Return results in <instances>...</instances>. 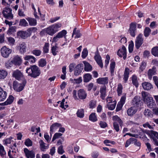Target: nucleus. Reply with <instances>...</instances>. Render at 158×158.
Listing matches in <instances>:
<instances>
[{
    "mask_svg": "<svg viewBox=\"0 0 158 158\" xmlns=\"http://www.w3.org/2000/svg\"><path fill=\"white\" fill-rule=\"evenodd\" d=\"M136 25V23L135 22L131 23L130 25L128 31L131 35L133 37H135L137 31Z\"/></svg>",
    "mask_w": 158,
    "mask_h": 158,
    "instance_id": "obj_6",
    "label": "nucleus"
},
{
    "mask_svg": "<svg viewBox=\"0 0 158 158\" xmlns=\"http://www.w3.org/2000/svg\"><path fill=\"white\" fill-rule=\"evenodd\" d=\"M140 101L139 97L136 96L132 100V103L134 105H138L139 104Z\"/></svg>",
    "mask_w": 158,
    "mask_h": 158,
    "instance_id": "obj_41",
    "label": "nucleus"
},
{
    "mask_svg": "<svg viewBox=\"0 0 158 158\" xmlns=\"http://www.w3.org/2000/svg\"><path fill=\"white\" fill-rule=\"evenodd\" d=\"M142 95L143 101L146 103L148 106L152 109L155 106V101L153 100V98L151 97L149 94L146 92H142Z\"/></svg>",
    "mask_w": 158,
    "mask_h": 158,
    "instance_id": "obj_3",
    "label": "nucleus"
},
{
    "mask_svg": "<svg viewBox=\"0 0 158 158\" xmlns=\"http://www.w3.org/2000/svg\"><path fill=\"white\" fill-rule=\"evenodd\" d=\"M151 53L155 56L158 57V47L153 48L152 49Z\"/></svg>",
    "mask_w": 158,
    "mask_h": 158,
    "instance_id": "obj_42",
    "label": "nucleus"
},
{
    "mask_svg": "<svg viewBox=\"0 0 158 158\" xmlns=\"http://www.w3.org/2000/svg\"><path fill=\"white\" fill-rule=\"evenodd\" d=\"M24 58L25 60L28 61L31 64L34 63L37 61V59L31 55H26L24 57Z\"/></svg>",
    "mask_w": 158,
    "mask_h": 158,
    "instance_id": "obj_17",
    "label": "nucleus"
},
{
    "mask_svg": "<svg viewBox=\"0 0 158 158\" xmlns=\"http://www.w3.org/2000/svg\"><path fill=\"white\" fill-rule=\"evenodd\" d=\"M78 95L81 99H84L86 98L87 94L83 89H80L78 91Z\"/></svg>",
    "mask_w": 158,
    "mask_h": 158,
    "instance_id": "obj_19",
    "label": "nucleus"
},
{
    "mask_svg": "<svg viewBox=\"0 0 158 158\" xmlns=\"http://www.w3.org/2000/svg\"><path fill=\"white\" fill-rule=\"evenodd\" d=\"M116 105V102H115L114 104L110 105H107V106L108 109L109 110H113L115 108V106Z\"/></svg>",
    "mask_w": 158,
    "mask_h": 158,
    "instance_id": "obj_57",
    "label": "nucleus"
},
{
    "mask_svg": "<svg viewBox=\"0 0 158 158\" xmlns=\"http://www.w3.org/2000/svg\"><path fill=\"white\" fill-rule=\"evenodd\" d=\"M39 143H40V149L42 151H44L45 149H47L48 148V146L45 145V143L42 140H40Z\"/></svg>",
    "mask_w": 158,
    "mask_h": 158,
    "instance_id": "obj_31",
    "label": "nucleus"
},
{
    "mask_svg": "<svg viewBox=\"0 0 158 158\" xmlns=\"http://www.w3.org/2000/svg\"><path fill=\"white\" fill-rule=\"evenodd\" d=\"M156 69L155 66H153L152 69H149L148 71V76H152L153 75L156 74Z\"/></svg>",
    "mask_w": 158,
    "mask_h": 158,
    "instance_id": "obj_29",
    "label": "nucleus"
},
{
    "mask_svg": "<svg viewBox=\"0 0 158 158\" xmlns=\"http://www.w3.org/2000/svg\"><path fill=\"white\" fill-rule=\"evenodd\" d=\"M7 96L6 92L3 90V89L0 87V102L4 101Z\"/></svg>",
    "mask_w": 158,
    "mask_h": 158,
    "instance_id": "obj_18",
    "label": "nucleus"
},
{
    "mask_svg": "<svg viewBox=\"0 0 158 158\" xmlns=\"http://www.w3.org/2000/svg\"><path fill=\"white\" fill-rule=\"evenodd\" d=\"M96 101L94 100H91L89 103V108H94L96 106Z\"/></svg>",
    "mask_w": 158,
    "mask_h": 158,
    "instance_id": "obj_59",
    "label": "nucleus"
},
{
    "mask_svg": "<svg viewBox=\"0 0 158 158\" xmlns=\"http://www.w3.org/2000/svg\"><path fill=\"white\" fill-rule=\"evenodd\" d=\"M49 44L48 43H45L43 48V51L44 53H47L49 51Z\"/></svg>",
    "mask_w": 158,
    "mask_h": 158,
    "instance_id": "obj_46",
    "label": "nucleus"
},
{
    "mask_svg": "<svg viewBox=\"0 0 158 158\" xmlns=\"http://www.w3.org/2000/svg\"><path fill=\"white\" fill-rule=\"evenodd\" d=\"M24 152L27 158H34L35 153L33 150L29 151L27 148H25Z\"/></svg>",
    "mask_w": 158,
    "mask_h": 158,
    "instance_id": "obj_13",
    "label": "nucleus"
},
{
    "mask_svg": "<svg viewBox=\"0 0 158 158\" xmlns=\"http://www.w3.org/2000/svg\"><path fill=\"white\" fill-rule=\"evenodd\" d=\"M113 127L114 130L117 131L118 132L119 131V126L118 123L116 122H114Z\"/></svg>",
    "mask_w": 158,
    "mask_h": 158,
    "instance_id": "obj_55",
    "label": "nucleus"
},
{
    "mask_svg": "<svg viewBox=\"0 0 158 158\" xmlns=\"http://www.w3.org/2000/svg\"><path fill=\"white\" fill-rule=\"evenodd\" d=\"M122 89L123 87L122 85L120 84H119L118 85L117 89V92L118 96H120L122 92Z\"/></svg>",
    "mask_w": 158,
    "mask_h": 158,
    "instance_id": "obj_48",
    "label": "nucleus"
},
{
    "mask_svg": "<svg viewBox=\"0 0 158 158\" xmlns=\"http://www.w3.org/2000/svg\"><path fill=\"white\" fill-rule=\"evenodd\" d=\"M83 81L87 83L89 82L92 78V76L89 73H86L83 75Z\"/></svg>",
    "mask_w": 158,
    "mask_h": 158,
    "instance_id": "obj_27",
    "label": "nucleus"
},
{
    "mask_svg": "<svg viewBox=\"0 0 158 158\" xmlns=\"http://www.w3.org/2000/svg\"><path fill=\"white\" fill-rule=\"evenodd\" d=\"M12 62L15 65L19 66L22 63V60L19 56L17 55L14 57L12 60Z\"/></svg>",
    "mask_w": 158,
    "mask_h": 158,
    "instance_id": "obj_16",
    "label": "nucleus"
},
{
    "mask_svg": "<svg viewBox=\"0 0 158 158\" xmlns=\"http://www.w3.org/2000/svg\"><path fill=\"white\" fill-rule=\"evenodd\" d=\"M26 44L25 42H23L19 44V52L21 54L26 52Z\"/></svg>",
    "mask_w": 158,
    "mask_h": 158,
    "instance_id": "obj_22",
    "label": "nucleus"
},
{
    "mask_svg": "<svg viewBox=\"0 0 158 158\" xmlns=\"http://www.w3.org/2000/svg\"><path fill=\"white\" fill-rule=\"evenodd\" d=\"M16 27L15 26H12L10 27L7 31V33H12L14 31H16Z\"/></svg>",
    "mask_w": 158,
    "mask_h": 158,
    "instance_id": "obj_54",
    "label": "nucleus"
},
{
    "mask_svg": "<svg viewBox=\"0 0 158 158\" xmlns=\"http://www.w3.org/2000/svg\"><path fill=\"white\" fill-rule=\"evenodd\" d=\"M117 54L120 57L123 56V59L125 60L127 57L126 49L125 47L123 46L121 49H119L117 52Z\"/></svg>",
    "mask_w": 158,
    "mask_h": 158,
    "instance_id": "obj_12",
    "label": "nucleus"
},
{
    "mask_svg": "<svg viewBox=\"0 0 158 158\" xmlns=\"http://www.w3.org/2000/svg\"><path fill=\"white\" fill-rule=\"evenodd\" d=\"M152 108L153 114L158 115V108L156 107L155 105L153 107H152Z\"/></svg>",
    "mask_w": 158,
    "mask_h": 158,
    "instance_id": "obj_64",
    "label": "nucleus"
},
{
    "mask_svg": "<svg viewBox=\"0 0 158 158\" xmlns=\"http://www.w3.org/2000/svg\"><path fill=\"white\" fill-rule=\"evenodd\" d=\"M148 133L150 135L151 138L153 139V138H157L158 139V133L152 130L148 131Z\"/></svg>",
    "mask_w": 158,
    "mask_h": 158,
    "instance_id": "obj_30",
    "label": "nucleus"
},
{
    "mask_svg": "<svg viewBox=\"0 0 158 158\" xmlns=\"http://www.w3.org/2000/svg\"><path fill=\"white\" fill-rule=\"evenodd\" d=\"M7 40L10 45H13L15 42V39L12 37L7 38Z\"/></svg>",
    "mask_w": 158,
    "mask_h": 158,
    "instance_id": "obj_58",
    "label": "nucleus"
},
{
    "mask_svg": "<svg viewBox=\"0 0 158 158\" xmlns=\"http://www.w3.org/2000/svg\"><path fill=\"white\" fill-rule=\"evenodd\" d=\"M132 81L133 84L136 87H137L138 86V83L137 81V77L135 75H133L132 77Z\"/></svg>",
    "mask_w": 158,
    "mask_h": 158,
    "instance_id": "obj_45",
    "label": "nucleus"
},
{
    "mask_svg": "<svg viewBox=\"0 0 158 158\" xmlns=\"http://www.w3.org/2000/svg\"><path fill=\"white\" fill-rule=\"evenodd\" d=\"M112 119L114 121V122H116L117 123H118L120 126L123 125V122L121 119L117 116H114L113 117Z\"/></svg>",
    "mask_w": 158,
    "mask_h": 158,
    "instance_id": "obj_32",
    "label": "nucleus"
},
{
    "mask_svg": "<svg viewBox=\"0 0 158 158\" xmlns=\"http://www.w3.org/2000/svg\"><path fill=\"white\" fill-rule=\"evenodd\" d=\"M31 53L36 56H39L41 53V51L39 49H35L31 51Z\"/></svg>",
    "mask_w": 158,
    "mask_h": 158,
    "instance_id": "obj_47",
    "label": "nucleus"
},
{
    "mask_svg": "<svg viewBox=\"0 0 158 158\" xmlns=\"http://www.w3.org/2000/svg\"><path fill=\"white\" fill-rule=\"evenodd\" d=\"M129 69L127 67L125 69L124 73V78L123 79L125 81V82H126L127 81L128 77L129 75Z\"/></svg>",
    "mask_w": 158,
    "mask_h": 158,
    "instance_id": "obj_33",
    "label": "nucleus"
},
{
    "mask_svg": "<svg viewBox=\"0 0 158 158\" xmlns=\"http://www.w3.org/2000/svg\"><path fill=\"white\" fill-rule=\"evenodd\" d=\"M108 77L99 78L97 79V82L100 84L105 85L108 83Z\"/></svg>",
    "mask_w": 158,
    "mask_h": 158,
    "instance_id": "obj_21",
    "label": "nucleus"
},
{
    "mask_svg": "<svg viewBox=\"0 0 158 158\" xmlns=\"http://www.w3.org/2000/svg\"><path fill=\"white\" fill-rule=\"evenodd\" d=\"M142 86L145 90H148L153 88L152 84L149 82H145L142 83Z\"/></svg>",
    "mask_w": 158,
    "mask_h": 158,
    "instance_id": "obj_24",
    "label": "nucleus"
},
{
    "mask_svg": "<svg viewBox=\"0 0 158 158\" xmlns=\"http://www.w3.org/2000/svg\"><path fill=\"white\" fill-rule=\"evenodd\" d=\"M27 30L28 32L31 33V35L32 32H35L37 30V29L35 27H31L28 28Z\"/></svg>",
    "mask_w": 158,
    "mask_h": 158,
    "instance_id": "obj_56",
    "label": "nucleus"
},
{
    "mask_svg": "<svg viewBox=\"0 0 158 158\" xmlns=\"http://www.w3.org/2000/svg\"><path fill=\"white\" fill-rule=\"evenodd\" d=\"M62 134L60 133H56L55 134L52 140V141H54L56 139L62 136Z\"/></svg>",
    "mask_w": 158,
    "mask_h": 158,
    "instance_id": "obj_51",
    "label": "nucleus"
},
{
    "mask_svg": "<svg viewBox=\"0 0 158 158\" xmlns=\"http://www.w3.org/2000/svg\"><path fill=\"white\" fill-rule=\"evenodd\" d=\"M14 99V97L12 95H9L6 101L3 103H2L0 105L6 106L11 104L13 102Z\"/></svg>",
    "mask_w": 158,
    "mask_h": 158,
    "instance_id": "obj_20",
    "label": "nucleus"
},
{
    "mask_svg": "<svg viewBox=\"0 0 158 158\" xmlns=\"http://www.w3.org/2000/svg\"><path fill=\"white\" fill-rule=\"evenodd\" d=\"M58 47L56 44L55 46H53L51 48L52 53L54 56H56L57 53L58 52Z\"/></svg>",
    "mask_w": 158,
    "mask_h": 158,
    "instance_id": "obj_36",
    "label": "nucleus"
},
{
    "mask_svg": "<svg viewBox=\"0 0 158 158\" xmlns=\"http://www.w3.org/2000/svg\"><path fill=\"white\" fill-rule=\"evenodd\" d=\"M99 125L101 128H104L107 126V124L105 122L101 121L99 123Z\"/></svg>",
    "mask_w": 158,
    "mask_h": 158,
    "instance_id": "obj_62",
    "label": "nucleus"
},
{
    "mask_svg": "<svg viewBox=\"0 0 158 158\" xmlns=\"http://www.w3.org/2000/svg\"><path fill=\"white\" fill-rule=\"evenodd\" d=\"M61 125L59 123H56L52 124L50 127V134L51 137L52 134L58 128L61 127Z\"/></svg>",
    "mask_w": 158,
    "mask_h": 158,
    "instance_id": "obj_14",
    "label": "nucleus"
},
{
    "mask_svg": "<svg viewBox=\"0 0 158 158\" xmlns=\"http://www.w3.org/2000/svg\"><path fill=\"white\" fill-rule=\"evenodd\" d=\"M94 59L98 65L101 68L103 67V64L102 61V58L98 53V50L95 52Z\"/></svg>",
    "mask_w": 158,
    "mask_h": 158,
    "instance_id": "obj_10",
    "label": "nucleus"
},
{
    "mask_svg": "<svg viewBox=\"0 0 158 158\" xmlns=\"http://www.w3.org/2000/svg\"><path fill=\"white\" fill-rule=\"evenodd\" d=\"M88 51L86 48H84L82 52V57L83 58H85L88 55Z\"/></svg>",
    "mask_w": 158,
    "mask_h": 158,
    "instance_id": "obj_52",
    "label": "nucleus"
},
{
    "mask_svg": "<svg viewBox=\"0 0 158 158\" xmlns=\"http://www.w3.org/2000/svg\"><path fill=\"white\" fill-rule=\"evenodd\" d=\"M47 64V62L45 59H41L38 62V65L41 67H43L45 66Z\"/></svg>",
    "mask_w": 158,
    "mask_h": 158,
    "instance_id": "obj_37",
    "label": "nucleus"
},
{
    "mask_svg": "<svg viewBox=\"0 0 158 158\" xmlns=\"http://www.w3.org/2000/svg\"><path fill=\"white\" fill-rule=\"evenodd\" d=\"M84 68V65L82 64H78L74 68V75L78 76L82 72Z\"/></svg>",
    "mask_w": 158,
    "mask_h": 158,
    "instance_id": "obj_11",
    "label": "nucleus"
},
{
    "mask_svg": "<svg viewBox=\"0 0 158 158\" xmlns=\"http://www.w3.org/2000/svg\"><path fill=\"white\" fill-rule=\"evenodd\" d=\"M134 47V43L132 41H131L129 45V51L130 53H131L133 51Z\"/></svg>",
    "mask_w": 158,
    "mask_h": 158,
    "instance_id": "obj_50",
    "label": "nucleus"
},
{
    "mask_svg": "<svg viewBox=\"0 0 158 158\" xmlns=\"http://www.w3.org/2000/svg\"><path fill=\"white\" fill-rule=\"evenodd\" d=\"M31 26H35L37 24L36 20L34 18L27 17L26 18Z\"/></svg>",
    "mask_w": 158,
    "mask_h": 158,
    "instance_id": "obj_26",
    "label": "nucleus"
},
{
    "mask_svg": "<svg viewBox=\"0 0 158 158\" xmlns=\"http://www.w3.org/2000/svg\"><path fill=\"white\" fill-rule=\"evenodd\" d=\"M115 62H111L110 65V70L111 75H114V69L115 67Z\"/></svg>",
    "mask_w": 158,
    "mask_h": 158,
    "instance_id": "obj_43",
    "label": "nucleus"
},
{
    "mask_svg": "<svg viewBox=\"0 0 158 158\" xmlns=\"http://www.w3.org/2000/svg\"><path fill=\"white\" fill-rule=\"evenodd\" d=\"M67 33V31L65 30H63L59 32L57 34V35L60 38H62L63 37L65 39H66V34Z\"/></svg>",
    "mask_w": 158,
    "mask_h": 158,
    "instance_id": "obj_34",
    "label": "nucleus"
},
{
    "mask_svg": "<svg viewBox=\"0 0 158 158\" xmlns=\"http://www.w3.org/2000/svg\"><path fill=\"white\" fill-rule=\"evenodd\" d=\"M6 154L4 147L0 143V155L2 157Z\"/></svg>",
    "mask_w": 158,
    "mask_h": 158,
    "instance_id": "obj_49",
    "label": "nucleus"
},
{
    "mask_svg": "<svg viewBox=\"0 0 158 158\" xmlns=\"http://www.w3.org/2000/svg\"><path fill=\"white\" fill-rule=\"evenodd\" d=\"M137 111V110L135 109L134 107H131L128 109L127 113L128 115L131 116L135 114Z\"/></svg>",
    "mask_w": 158,
    "mask_h": 158,
    "instance_id": "obj_28",
    "label": "nucleus"
},
{
    "mask_svg": "<svg viewBox=\"0 0 158 158\" xmlns=\"http://www.w3.org/2000/svg\"><path fill=\"white\" fill-rule=\"evenodd\" d=\"M76 64L74 63H71L69 65V71L71 73L73 72L74 68V67L75 66Z\"/></svg>",
    "mask_w": 158,
    "mask_h": 158,
    "instance_id": "obj_61",
    "label": "nucleus"
},
{
    "mask_svg": "<svg viewBox=\"0 0 158 158\" xmlns=\"http://www.w3.org/2000/svg\"><path fill=\"white\" fill-rule=\"evenodd\" d=\"M27 81L25 79L23 80L21 83H19L16 81H14L13 83V88L15 91L20 92L23 89Z\"/></svg>",
    "mask_w": 158,
    "mask_h": 158,
    "instance_id": "obj_4",
    "label": "nucleus"
},
{
    "mask_svg": "<svg viewBox=\"0 0 158 158\" xmlns=\"http://www.w3.org/2000/svg\"><path fill=\"white\" fill-rule=\"evenodd\" d=\"M26 72L28 76L33 78H36L39 77L41 73L40 68L37 65H31L26 70Z\"/></svg>",
    "mask_w": 158,
    "mask_h": 158,
    "instance_id": "obj_1",
    "label": "nucleus"
},
{
    "mask_svg": "<svg viewBox=\"0 0 158 158\" xmlns=\"http://www.w3.org/2000/svg\"><path fill=\"white\" fill-rule=\"evenodd\" d=\"M76 114L78 117L81 118H83L84 116V110L82 109L78 110Z\"/></svg>",
    "mask_w": 158,
    "mask_h": 158,
    "instance_id": "obj_35",
    "label": "nucleus"
},
{
    "mask_svg": "<svg viewBox=\"0 0 158 158\" xmlns=\"http://www.w3.org/2000/svg\"><path fill=\"white\" fill-rule=\"evenodd\" d=\"M1 52L2 56L5 58H7L11 53L12 50L4 46L1 49Z\"/></svg>",
    "mask_w": 158,
    "mask_h": 158,
    "instance_id": "obj_7",
    "label": "nucleus"
},
{
    "mask_svg": "<svg viewBox=\"0 0 158 158\" xmlns=\"http://www.w3.org/2000/svg\"><path fill=\"white\" fill-rule=\"evenodd\" d=\"M84 64V70L86 72L91 71L92 70V67L91 65L87 62L83 61Z\"/></svg>",
    "mask_w": 158,
    "mask_h": 158,
    "instance_id": "obj_25",
    "label": "nucleus"
},
{
    "mask_svg": "<svg viewBox=\"0 0 158 158\" xmlns=\"http://www.w3.org/2000/svg\"><path fill=\"white\" fill-rule=\"evenodd\" d=\"M106 86L101 87L100 88V92L101 93L100 97L101 98L104 100L106 97Z\"/></svg>",
    "mask_w": 158,
    "mask_h": 158,
    "instance_id": "obj_23",
    "label": "nucleus"
},
{
    "mask_svg": "<svg viewBox=\"0 0 158 158\" xmlns=\"http://www.w3.org/2000/svg\"><path fill=\"white\" fill-rule=\"evenodd\" d=\"M89 119L93 122H96L97 118L95 113H92L89 116Z\"/></svg>",
    "mask_w": 158,
    "mask_h": 158,
    "instance_id": "obj_38",
    "label": "nucleus"
},
{
    "mask_svg": "<svg viewBox=\"0 0 158 158\" xmlns=\"http://www.w3.org/2000/svg\"><path fill=\"white\" fill-rule=\"evenodd\" d=\"M151 31V30L149 27H146L144 31V35L146 37H148Z\"/></svg>",
    "mask_w": 158,
    "mask_h": 158,
    "instance_id": "obj_44",
    "label": "nucleus"
},
{
    "mask_svg": "<svg viewBox=\"0 0 158 158\" xmlns=\"http://www.w3.org/2000/svg\"><path fill=\"white\" fill-rule=\"evenodd\" d=\"M9 6L4 8L2 11V14L4 17L6 19L11 20L13 19V15L12 13L11 9L9 7Z\"/></svg>",
    "mask_w": 158,
    "mask_h": 158,
    "instance_id": "obj_5",
    "label": "nucleus"
},
{
    "mask_svg": "<svg viewBox=\"0 0 158 158\" xmlns=\"http://www.w3.org/2000/svg\"><path fill=\"white\" fill-rule=\"evenodd\" d=\"M25 144L28 147L31 146L32 145V141L30 139H28L25 140Z\"/></svg>",
    "mask_w": 158,
    "mask_h": 158,
    "instance_id": "obj_53",
    "label": "nucleus"
},
{
    "mask_svg": "<svg viewBox=\"0 0 158 158\" xmlns=\"http://www.w3.org/2000/svg\"><path fill=\"white\" fill-rule=\"evenodd\" d=\"M146 66V63L144 61H143L140 66L139 69L142 71H143L145 69Z\"/></svg>",
    "mask_w": 158,
    "mask_h": 158,
    "instance_id": "obj_63",
    "label": "nucleus"
},
{
    "mask_svg": "<svg viewBox=\"0 0 158 158\" xmlns=\"http://www.w3.org/2000/svg\"><path fill=\"white\" fill-rule=\"evenodd\" d=\"M12 76L18 80H20L23 76V75L20 71L18 69L13 71Z\"/></svg>",
    "mask_w": 158,
    "mask_h": 158,
    "instance_id": "obj_15",
    "label": "nucleus"
},
{
    "mask_svg": "<svg viewBox=\"0 0 158 158\" xmlns=\"http://www.w3.org/2000/svg\"><path fill=\"white\" fill-rule=\"evenodd\" d=\"M142 37L143 35L139 34L136 37L135 41V46L137 49L140 48L143 43V39Z\"/></svg>",
    "mask_w": 158,
    "mask_h": 158,
    "instance_id": "obj_9",
    "label": "nucleus"
},
{
    "mask_svg": "<svg viewBox=\"0 0 158 158\" xmlns=\"http://www.w3.org/2000/svg\"><path fill=\"white\" fill-rule=\"evenodd\" d=\"M145 115L148 116V117H152V112L150 111L148 109L147 110V111L146 110H145L144 112Z\"/></svg>",
    "mask_w": 158,
    "mask_h": 158,
    "instance_id": "obj_60",
    "label": "nucleus"
},
{
    "mask_svg": "<svg viewBox=\"0 0 158 158\" xmlns=\"http://www.w3.org/2000/svg\"><path fill=\"white\" fill-rule=\"evenodd\" d=\"M19 25L22 27H26L28 26V24L24 19H23L20 20Z\"/></svg>",
    "mask_w": 158,
    "mask_h": 158,
    "instance_id": "obj_39",
    "label": "nucleus"
},
{
    "mask_svg": "<svg viewBox=\"0 0 158 158\" xmlns=\"http://www.w3.org/2000/svg\"><path fill=\"white\" fill-rule=\"evenodd\" d=\"M7 75L6 71L4 70L0 69V79L5 78Z\"/></svg>",
    "mask_w": 158,
    "mask_h": 158,
    "instance_id": "obj_40",
    "label": "nucleus"
},
{
    "mask_svg": "<svg viewBox=\"0 0 158 158\" xmlns=\"http://www.w3.org/2000/svg\"><path fill=\"white\" fill-rule=\"evenodd\" d=\"M61 26V24L60 23L54 24L43 30L40 32V34L41 33H46L50 35H53L59 31V29Z\"/></svg>",
    "mask_w": 158,
    "mask_h": 158,
    "instance_id": "obj_2",
    "label": "nucleus"
},
{
    "mask_svg": "<svg viewBox=\"0 0 158 158\" xmlns=\"http://www.w3.org/2000/svg\"><path fill=\"white\" fill-rule=\"evenodd\" d=\"M17 35L19 37L25 39L31 36V33L27 31H20L17 33Z\"/></svg>",
    "mask_w": 158,
    "mask_h": 158,
    "instance_id": "obj_8",
    "label": "nucleus"
}]
</instances>
